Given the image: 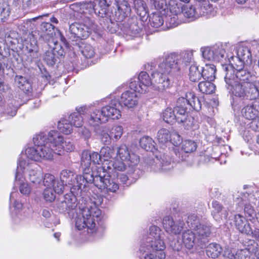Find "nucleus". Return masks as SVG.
I'll return each instance as SVG.
<instances>
[{"label": "nucleus", "instance_id": "nucleus-1", "mask_svg": "<svg viewBox=\"0 0 259 259\" xmlns=\"http://www.w3.org/2000/svg\"><path fill=\"white\" fill-rule=\"evenodd\" d=\"M180 56L176 53H171L165 56L158 65V72L151 73L150 78L149 74L145 71L140 73L137 78L141 85L144 88L146 92L149 86L152 85L153 89L160 92H162L170 85L171 77L177 79L180 75Z\"/></svg>", "mask_w": 259, "mask_h": 259}, {"label": "nucleus", "instance_id": "nucleus-2", "mask_svg": "<svg viewBox=\"0 0 259 259\" xmlns=\"http://www.w3.org/2000/svg\"><path fill=\"white\" fill-rule=\"evenodd\" d=\"M103 202L100 196H92L85 207L80 208L81 213L76 218L75 225L78 230L87 228L89 233L97 232L98 225H101V210L98 207Z\"/></svg>", "mask_w": 259, "mask_h": 259}, {"label": "nucleus", "instance_id": "nucleus-3", "mask_svg": "<svg viewBox=\"0 0 259 259\" xmlns=\"http://www.w3.org/2000/svg\"><path fill=\"white\" fill-rule=\"evenodd\" d=\"M140 145L147 151H151L155 156L154 158L147 159L146 161L148 168L154 172H167L173 168L170 158L164 153L158 151L154 145L152 139L145 136L140 139Z\"/></svg>", "mask_w": 259, "mask_h": 259}, {"label": "nucleus", "instance_id": "nucleus-4", "mask_svg": "<svg viewBox=\"0 0 259 259\" xmlns=\"http://www.w3.org/2000/svg\"><path fill=\"white\" fill-rule=\"evenodd\" d=\"M35 147L28 148L26 150L27 157L35 161L42 159L51 160L55 153L54 141L48 139V135L40 133L33 138Z\"/></svg>", "mask_w": 259, "mask_h": 259}, {"label": "nucleus", "instance_id": "nucleus-5", "mask_svg": "<svg viewBox=\"0 0 259 259\" xmlns=\"http://www.w3.org/2000/svg\"><path fill=\"white\" fill-rule=\"evenodd\" d=\"M187 101L191 103V105L194 107V110L199 111L201 109L202 104L200 99L196 96L193 92H188L185 94V97L179 98L174 109L167 108L163 112V119L165 122L172 124L176 121L178 122L180 110L183 109L184 107L187 105Z\"/></svg>", "mask_w": 259, "mask_h": 259}, {"label": "nucleus", "instance_id": "nucleus-6", "mask_svg": "<svg viewBox=\"0 0 259 259\" xmlns=\"http://www.w3.org/2000/svg\"><path fill=\"white\" fill-rule=\"evenodd\" d=\"M60 177L66 185L71 186L70 191L74 195H78L81 194L82 192H85L89 182L92 180L89 173L83 171L82 176H77L75 175L73 171L68 169L62 170L60 172Z\"/></svg>", "mask_w": 259, "mask_h": 259}, {"label": "nucleus", "instance_id": "nucleus-7", "mask_svg": "<svg viewBox=\"0 0 259 259\" xmlns=\"http://www.w3.org/2000/svg\"><path fill=\"white\" fill-rule=\"evenodd\" d=\"M160 229L155 226L149 229L148 235L144 238L140 250L142 252L163 251L165 248L163 241L164 235L161 233Z\"/></svg>", "mask_w": 259, "mask_h": 259}, {"label": "nucleus", "instance_id": "nucleus-8", "mask_svg": "<svg viewBox=\"0 0 259 259\" xmlns=\"http://www.w3.org/2000/svg\"><path fill=\"white\" fill-rule=\"evenodd\" d=\"M103 168H98L97 171L91 174L92 179L89 183H93L95 186L99 189L106 192L115 193L119 189L118 183L111 179V176L107 171H103Z\"/></svg>", "mask_w": 259, "mask_h": 259}, {"label": "nucleus", "instance_id": "nucleus-9", "mask_svg": "<svg viewBox=\"0 0 259 259\" xmlns=\"http://www.w3.org/2000/svg\"><path fill=\"white\" fill-rule=\"evenodd\" d=\"M226 42H219L211 47H206L201 49L202 56L205 59L211 61L213 60L220 62L225 71H227Z\"/></svg>", "mask_w": 259, "mask_h": 259}, {"label": "nucleus", "instance_id": "nucleus-10", "mask_svg": "<svg viewBox=\"0 0 259 259\" xmlns=\"http://www.w3.org/2000/svg\"><path fill=\"white\" fill-rule=\"evenodd\" d=\"M102 158L101 153L99 154L98 152H93L92 153L88 151H84L81 154V166L83 169V171L87 172L88 174H94L97 171L99 166H96L95 170H93V167H91L92 164H100L102 162Z\"/></svg>", "mask_w": 259, "mask_h": 259}, {"label": "nucleus", "instance_id": "nucleus-11", "mask_svg": "<svg viewBox=\"0 0 259 259\" xmlns=\"http://www.w3.org/2000/svg\"><path fill=\"white\" fill-rule=\"evenodd\" d=\"M49 49L44 56V61L49 66L54 65L59 57L64 55V51L62 46L55 40L48 43Z\"/></svg>", "mask_w": 259, "mask_h": 259}, {"label": "nucleus", "instance_id": "nucleus-12", "mask_svg": "<svg viewBox=\"0 0 259 259\" xmlns=\"http://www.w3.org/2000/svg\"><path fill=\"white\" fill-rule=\"evenodd\" d=\"M121 28L123 33L132 37L140 36L143 31L142 21L136 16H132L124 22Z\"/></svg>", "mask_w": 259, "mask_h": 259}, {"label": "nucleus", "instance_id": "nucleus-13", "mask_svg": "<svg viewBox=\"0 0 259 259\" xmlns=\"http://www.w3.org/2000/svg\"><path fill=\"white\" fill-rule=\"evenodd\" d=\"M48 139L51 142L54 141L56 154L61 155L64 150L67 152H70L74 149L72 143L70 141L63 142V137L57 131H50L48 133Z\"/></svg>", "mask_w": 259, "mask_h": 259}, {"label": "nucleus", "instance_id": "nucleus-14", "mask_svg": "<svg viewBox=\"0 0 259 259\" xmlns=\"http://www.w3.org/2000/svg\"><path fill=\"white\" fill-rule=\"evenodd\" d=\"M69 32V37L72 41L86 39L90 34V29L88 26L78 23L70 25Z\"/></svg>", "mask_w": 259, "mask_h": 259}, {"label": "nucleus", "instance_id": "nucleus-15", "mask_svg": "<svg viewBox=\"0 0 259 259\" xmlns=\"http://www.w3.org/2000/svg\"><path fill=\"white\" fill-rule=\"evenodd\" d=\"M197 238V243L200 248L205 247L208 242V237L209 236L211 231L210 227L206 224L201 223L198 226H193L192 230Z\"/></svg>", "mask_w": 259, "mask_h": 259}, {"label": "nucleus", "instance_id": "nucleus-16", "mask_svg": "<svg viewBox=\"0 0 259 259\" xmlns=\"http://www.w3.org/2000/svg\"><path fill=\"white\" fill-rule=\"evenodd\" d=\"M187 105L184 107L183 109L179 110L181 113L178 114V122L183 123L185 128L187 130H195L197 127L195 125L196 121L193 117L189 114L187 111L188 107H191L194 109V107L190 104L191 103L188 101H187Z\"/></svg>", "mask_w": 259, "mask_h": 259}, {"label": "nucleus", "instance_id": "nucleus-17", "mask_svg": "<svg viewBox=\"0 0 259 259\" xmlns=\"http://www.w3.org/2000/svg\"><path fill=\"white\" fill-rule=\"evenodd\" d=\"M162 224L166 232L175 235L179 234L185 226L183 220L180 219L175 221L170 216H166L163 218Z\"/></svg>", "mask_w": 259, "mask_h": 259}, {"label": "nucleus", "instance_id": "nucleus-18", "mask_svg": "<svg viewBox=\"0 0 259 259\" xmlns=\"http://www.w3.org/2000/svg\"><path fill=\"white\" fill-rule=\"evenodd\" d=\"M116 8L114 14V19L116 21H123L131 14V8L129 0H118Z\"/></svg>", "mask_w": 259, "mask_h": 259}, {"label": "nucleus", "instance_id": "nucleus-19", "mask_svg": "<svg viewBox=\"0 0 259 259\" xmlns=\"http://www.w3.org/2000/svg\"><path fill=\"white\" fill-rule=\"evenodd\" d=\"M228 90L230 94L239 97H245L246 90L244 83L241 84L237 80H235L234 74L230 76L228 81Z\"/></svg>", "mask_w": 259, "mask_h": 259}, {"label": "nucleus", "instance_id": "nucleus-20", "mask_svg": "<svg viewBox=\"0 0 259 259\" xmlns=\"http://www.w3.org/2000/svg\"><path fill=\"white\" fill-rule=\"evenodd\" d=\"M76 199L74 196H66L63 201L59 202L56 204V208L60 213L69 214L77 206Z\"/></svg>", "mask_w": 259, "mask_h": 259}, {"label": "nucleus", "instance_id": "nucleus-21", "mask_svg": "<svg viewBox=\"0 0 259 259\" xmlns=\"http://www.w3.org/2000/svg\"><path fill=\"white\" fill-rule=\"evenodd\" d=\"M118 103H120V106L123 105L129 108H133L138 104V97L136 93L126 91L121 94Z\"/></svg>", "mask_w": 259, "mask_h": 259}, {"label": "nucleus", "instance_id": "nucleus-22", "mask_svg": "<svg viewBox=\"0 0 259 259\" xmlns=\"http://www.w3.org/2000/svg\"><path fill=\"white\" fill-rule=\"evenodd\" d=\"M120 107V103L116 102V103L112 102L110 105L102 107V112L107 118V121L108 118L117 119L121 117V112L119 109Z\"/></svg>", "mask_w": 259, "mask_h": 259}, {"label": "nucleus", "instance_id": "nucleus-23", "mask_svg": "<svg viewBox=\"0 0 259 259\" xmlns=\"http://www.w3.org/2000/svg\"><path fill=\"white\" fill-rule=\"evenodd\" d=\"M197 238L192 230H187L182 234L183 243L188 249H191L194 246L199 247Z\"/></svg>", "mask_w": 259, "mask_h": 259}, {"label": "nucleus", "instance_id": "nucleus-24", "mask_svg": "<svg viewBox=\"0 0 259 259\" xmlns=\"http://www.w3.org/2000/svg\"><path fill=\"white\" fill-rule=\"evenodd\" d=\"M232 56L229 58V64H228V74L230 72L231 76L234 74L235 70H240L244 68V63L246 62L243 61L238 56H234L233 52H231Z\"/></svg>", "mask_w": 259, "mask_h": 259}, {"label": "nucleus", "instance_id": "nucleus-25", "mask_svg": "<svg viewBox=\"0 0 259 259\" xmlns=\"http://www.w3.org/2000/svg\"><path fill=\"white\" fill-rule=\"evenodd\" d=\"M99 168H103V170L107 171L108 174L113 170L123 171L125 168V164L123 161L119 160H110L106 163H103L102 166H99Z\"/></svg>", "mask_w": 259, "mask_h": 259}, {"label": "nucleus", "instance_id": "nucleus-26", "mask_svg": "<svg viewBox=\"0 0 259 259\" xmlns=\"http://www.w3.org/2000/svg\"><path fill=\"white\" fill-rule=\"evenodd\" d=\"M24 162L22 161L19 162L15 175V181L16 183H18V181L20 182V183L18 184V185H20V192L24 195H28L30 192V188L27 183L21 182L22 181L21 180L22 176L20 172L19 171V168H20L21 170L24 168Z\"/></svg>", "mask_w": 259, "mask_h": 259}, {"label": "nucleus", "instance_id": "nucleus-27", "mask_svg": "<svg viewBox=\"0 0 259 259\" xmlns=\"http://www.w3.org/2000/svg\"><path fill=\"white\" fill-rule=\"evenodd\" d=\"M106 121L107 118L105 115L103 114L102 109L101 110H94L88 118V122L89 124L93 126H98L99 124Z\"/></svg>", "mask_w": 259, "mask_h": 259}, {"label": "nucleus", "instance_id": "nucleus-28", "mask_svg": "<svg viewBox=\"0 0 259 259\" xmlns=\"http://www.w3.org/2000/svg\"><path fill=\"white\" fill-rule=\"evenodd\" d=\"M234 223L238 230L241 233L250 235L252 233V229L249 224L246 220L240 214H236L233 217Z\"/></svg>", "mask_w": 259, "mask_h": 259}, {"label": "nucleus", "instance_id": "nucleus-29", "mask_svg": "<svg viewBox=\"0 0 259 259\" xmlns=\"http://www.w3.org/2000/svg\"><path fill=\"white\" fill-rule=\"evenodd\" d=\"M55 26L49 22H42L40 25L41 33L39 38H42L45 41H48L50 43L52 40H54L52 38L54 31Z\"/></svg>", "mask_w": 259, "mask_h": 259}, {"label": "nucleus", "instance_id": "nucleus-30", "mask_svg": "<svg viewBox=\"0 0 259 259\" xmlns=\"http://www.w3.org/2000/svg\"><path fill=\"white\" fill-rule=\"evenodd\" d=\"M229 49L230 51H233L232 52L234 54L240 57L243 61H245L246 62L249 60L251 61V55L250 51L247 47L238 46L236 47L235 46H232Z\"/></svg>", "mask_w": 259, "mask_h": 259}, {"label": "nucleus", "instance_id": "nucleus-31", "mask_svg": "<svg viewBox=\"0 0 259 259\" xmlns=\"http://www.w3.org/2000/svg\"><path fill=\"white\" fill-rule=\"evenodd\" d=\"M244 87L246 90L245 97L250 100H256L259 103V88L258 85L252 83L246 82L244 83Z\"/></svg>", "mask_w": 259, "mask_h": 259}, {"label": "nucleus", "instance_id": "nucleus-32", "mask_svg": "<svg viewBox=\"0 0 259 259\" xmlns=\"http://www.w3.org/2000/svg\"><path fill=\"white\" fill-rule=\"evenodd\" d=\"M109 6L107 0H95L93 9L96 14L103 18L106 16Z\"/></svg>", "mask_w": 259, "mask_h": 259}, {"label": "nucleus", "instance_id": "nucleus-33", "mask_svg": "<svg viewBox=\"0 0 259 259\" xmlns=\"http://www.w3.org/2000/svg\"><path fill=\"white\" fill-rule=\"evenodd\" d=\"M256 103H258L257 101H255L252 105L247 106L242 109V114L246 119L253 120L257 116L259 105H257Z\"/></svg>", "mask_w": 259, "mask_h": 259}, {"label": "nucleus", "instance_id": "nucleus-34", "mask_svg": "<svg viewBox=\"0 0 259 259\" xmlns=\"http://www.w3.org/2000/svg\"><path fill=\"white\" fill-rule=\"evenodd\" d=\"M130 4L134 5L137 14L140 17H145L148 13V8L143 0H129Z\"/></svg>", "mask_w": 259, "mask_h": 259}, {"label": "nucleus", "instance_id": "nucleus-35", "mask_svg": "<svg viewBox=\"0 0 259 259\" xmlns=\"http://www.w3.org/2000/svg\"><path fill=\"white\" fill-rule=\"evenodd\" d=\"M198 14L200 16L209 18L215 15L212 6L207 2L200 4L198 7Z\"/></svg>", "mask_w": 259, "mask_h": 259}, {"label": "nucleus", "instance_id": "nucleus-36", "mask_svg": "<svg viewBox=\"0 0 259 259\" xmlns=\"http://www.w3.org/2000/svg\"><path fill=\"white\" fill-rule=\"evenodd\" d=\"M215 67L212 64L205 65L204 67H201L202 76L204 79L213 81L215 78Z\"/></svg>", "mask_w": 259, "mask_h": 259}, {"label": "nucleus", "instance_id": "nucleus-37", "mask_svg": "<svg viewBox=\"0 0 259 259\" xmlns=\"http://www.w3.org/2000/svg\"><path fill=\"white\" fill-rule=\"evenodd\" d=\"M163 15H165V13L155 12L152 13L149 19L150 25L155 28H158L162 26L164 23Z\"/></svg>", "mask_w": 259, "mask_h": 259}, {"label": "nucleus", "instance_id": "nucleus-38", "mask_svg": "<svg viewBox=\"0 0 259 259\" xmlns=\"http://www.w3.org/2000/svg\"><path fill=\"white\" fill-rule=\"evenodd\" d=\"M15 82L18 87L25 93H28L31 90V85L30 82L22 76H16Z\"/></svg>", "mask_w": 259, "mask_h": 259}, {"label": "nucleus", "instance_id": "nucleus-39", "mask_svg": "<svg viewBox=\"0 0 259 259\" xmlns=\"http://www.w3.org/2000/svg\"><path fill=\"white\" fill-rule=\"evenodd\" d=\"M222 251L221 246L217 243H212L209 244L206 248V255L209 257L215 258L218 257Z\"/></svg>", "mask_w": 259, "mask_h": 259}, {"label": "nucleus", "instance_id": "nucleus-40", "mask_svg": "<svg viewBox=\"0 0 259 259\" xmlns=\"http://www.w3.org/2000/svg\"><path fill=\"white\" fill-rule=\"evenodd\" d=\"M258 250V248L257 243L254 240H250L248 243V245H246L245 249L240 250L244 251V256H243L242 259H245L246 258L245 256L246 252V251H247L248 252L250 253L255 254L257 252ZM239 250H238L236 251H235V249H233V250H231V252L228 254V258H229V256L230 254H232L233 253H234V254H235L236 252H237Z\"/></svg>", "mask_w": 259, "mask_h": 259}, {"label": "nucleus", "instance_id": "nucleus-41", "mask_svg": "<svg viewBox=\"0 0 259 259\" xmlns=\"http://www.w3.org/2000/svg\"><path fill=\"white\" fill-rule=\"evenodd\" d=\"M211 81L207 80L200 82L198 84L199 91L202 94H212L214 91L215 87Z\"/></svg>", "mask_w": 259, "mask_h": 259}, {"label": "nucleus", "instance_id": "nucleus-42", "mask_svg": "<svg viewBox=\"0 0 259 259\" xmlns=\"http://www.w3.org/2000/svg\"><path fill=\"white\" fill-rule=\"evenodd\" d=\"M189 79L192 82H197L199 80L202 76L201 67L199 69V67L196 64L191 65L189 69Z\"/></svg>", "mask_w": 259, "mask_h": 259}, {"label": "nucleus", "instance_id": "nucleus-43", "mask_svg": "<svg viewBox=\"0 0 259 259\" xmlns=\"http://www.w3.org/2000/svg\"><path fill=\"white\" fill-rule=\"evenodd\" d=\"M42 177L41 170L35 168L30 169L28 171V179L32 183H39Z\"/></svg>", "mask_w": 259, "mask_h": 259}, {"label": "nucleus", "instance_id": "nucleus-44", "mask_svg": "<svg viewBox=\"0 0 259 259\" xmlns=\"http://www.w3.org/2000/svg\"><path fill=\"white\" fill-rule=\"evenodd\" d=\"M72 125L69 119H61L58 123V128L60 132L68 135L72 131Z\"/></svg>", "mask_w": 259, "mask_h": 259}, {"label": "nucleus", "instance_id": "nucleus-45", "mask_svg": "<svg viewBox=\"0 0 259 259\" xmlns=\"http://www.w3.org/2000/svg\"><path fill=\"white\" fill-rule=\"evenodd\" d=\"M69 122L72 126L80 127L83 124V118L78 112H74L68 117Z\"/></svg>", "mask_w": 259, "mask_h": 259}, {"label": "nucleus", "instance_id": "nucleus-46", "mask_svg": "<svg viewBox=\"0 0 259 259\" xmlns=\"http://www.w3.org/2000/svg\"><path fill=\"white\" fill-rule=\"evenodd\" d=\"M100 153L104 159V163H106L107 161H109V159L115 155V150L109 147H103L100 150Z\"/></svg>", "mask_w": 259, "mask_h": 259}, {"label": "nucleus", "instance_id": "nucleus-47", "mask_svg": "<svg viewBox=\"0 0 259 259\" xmlns=\"http://www.w3.org/2000/svg\"><path fill=\"white\" fill-rule=\"evenodd\" d=\"M196 143L192 140H185L182 143L181 149L186 153H191L196 150Z\"/></svg>", "mask_w": 259, "mask_h": 259}, {"label": "nucleus", "instance_id": "nucleus-48", "mask_svg": "<svg viewBox=\"0 0 259 259\" xmlns=\"http://www.w3.org/2000/svg\"><path fill=\"white\" fill-rule=\"evenodd\" d=\"M11 11L10 6L6 3L0 4V22H5L9 18Z\"/></svg>", "mask_w": 259, "mask_h": 259}, {"label": "nucleus", "instance_id": "nucleus-49", "mask_svg": "<svg viewBox=\"0 0 259 259\" xmlns=\"http://www.w3.org/2000/svg\"><path fill=\"white\" fill-rule=\"evenodd\" d=\"M170 133L167 129H160L157 133V138L159 143H166L169 142L170 138Z\"/></svg>", "mask_w": 259, "mask_h": 259}, {"label": "nucleus", "instance_id": "nucleus-50", "mask_svg": "<svg viewBox=\"0 0 259 259\" xmlns=\"http://www.w3.org/2000/svg\"><path fill=\"white\" fill-rule=\"evenodd\" d=\"M170 13L165 16V22L167 27L174 28L180 24V22L177 15L172 14L171 12Z\"/></svg>", "mask_w": 259, "mask_h": 259}, {"label": "nucleus", "instance_id": "nucleus-51", "mask_svg": "<svg viewBox=\"0 0 259 259\" xmlns=\"http://www.w3.org/2000/svg\"><path fill=\"white\" fill-rule=\"evenodd\" d=\"M140 84L137 77H134L131 79L130 83V88L135 93L138 92L141 94L146 93L145 91L144 90V88Z\"/></svg>", "mask_w": 259, "mask_h": 259}, {"label": "nucleus", "instance_id": "nucleus-52", "mask_svg": "<svg viewBox=\"0 0 259 259\" xmlns=\"http://www.w3.org/2000/svg\"><path fill=\"white\" fill-rule=\"evenodd\" d=\"M117 154L122 161H126L130 156L127 147L125 145H121L118 149Z\"/></svg>", "mask_w": 259, "mask_h": 259}, {"label": "nucleus", "instance_id": "nucleus-53", "mask_svg": "<svg viewBox=\"0 0 259 259\" xmlns=\"http://www.w3.org/2000/svg\"><path fill=\"white\" fill-rule=\"evenodd\" d=\"M110 134L113 140L118 141L123 134L122 127L120 125L113 126L111 130Z\"/></svg>", "mask_w": 259, "mask_h": 259}, {"label": "nucleus", "instance_id": "nucleus-54", "mask_svg": "<svg viewBox=\"0 0 259 259\" xmlns=\"http://www.w3.org/2000/svg\"><path fill=\"white\" fill-rule=\"evenodd\" d=\"M81 53L86 58H91L95 55V49L91 45L85 44L81 50Z\"/></svg>", "mask_w": 259, "mask_h": 259}, {"label": "nucleus", "instance_id": "nucleus-55", "mask_svg": "<svg viewBox=\"0 0 259 259\" xmlns=\"http://www.w3.org/2000/svg\"><path fill=\"white\" fill-rule=\"evenodd\" d=\"M158 251H151L150 252H143L145 253L144 256L145 259H163L165 257V253L163 251H160V252H158Z\"/></svg>", "mask_w": 259, "mask_h": 259}, {"label": "nucleus", "instance_id": "nucleus-56", "mask_svg": "<svg viewBox=\"0 0 259 259\" xmlns=\"http://www.w3.org/2000/svg\"><path fill=\"white\" fill-rule=\"evenodd\" d=\"M153 5L155 9L160 13L164 11L165 13L166 10L168 12V8L166 4L165 0H153Z\"/></svg>", "mask_w": 259, "mask_h": 259}, {"label": "nucleus", "instance_id": "nucleus-57", "mask_svg": "<svg viewBox=\"0 0 259 259\" xmlns=\"http://www.w3.org/2000/svg\"><path fill=\"white\" fill-rule=\"evenodd\" d=\"M44 199L47 201L52 202L56 198V193L52 188H47L43 193Z\"/></svg>", "mask_w": 259, "mask_h": 259}, {"label": "nucleus", "instance_id": "nucleus-58", "mask_svg": "<svg viewBox=\"0 0 259 259\" xmlns=\"http://www.w3.org/2000/svg\"><path fill=\"white\" fill-rule=\"evenodd\" d=\"M187 222L191 230L193 229V226H198L201 224L199 217L194 213L191 214L188 217Z\"/></svg>", "mask_w": 259, "mask_h": 259}, {"label": "nucleus", "instance_id": "nucleus-59", "mask_svg": "<svg viewBox=\"0 0 259 259\" xmlns=\"http://www.w3.org/2000/svg\"><path fill=\"white\" fill-rule=\"evenodd\" d=\"M184 14L186 17L189 18L196 19L199 17L198 14V9L194 6H191L187 8L184 12Z\"/></svg>", "mask_w": 259, "mask_h": 259}, {"label": "nucleus", "instance_id": "nucleus-60", "mask_svg": "<svg viewBox=\"0 0 259 259\" xmlns=\"http://www.w3.org/2000/svg\"><path fill=\"white\" fill-rule=\"evenodd\" d=\"M65 185H66L65 182L61 181V179L60 180H55L52 186V189L56 193H62Z\"/></svg>", "mask_w": 259, "mask_h": 259}, {"label": "nucleus", "instance_id": "nucleus-61", "mask_svg": "<svg viewBox=\"0 0 259 259\" xmlns=\"http://www.w3.org/2000/svg\"><path fill=\"white\" fill-rule=\"evenodd\" d=\"M235 72H236L235 75H234L235 80L238 81L239 80L245 81L248 79V77L249 76V73L243 68L240 70H235Z\"/></svg>", "mask_w": 259, "mask_h": 259}, {"label": "nucleus", "instance_id": "nucleus-62", "mask_svg": "<svg viewBox=\"0 0 259 259\" xmlns=\"http://www.w3.org/2000/svg\"><path fill=\"white\" fill-rule=\"evenodd\" d=\"M55 177L50 174H46L44 178L43 184L47 188H51L55 181Z\"/></svg>", "mask_w": 259, "mask_h": 259}, {"label": "nucleus", "instance_id": "nucleus-63", "mask_svg": "<svg viewBox=\"0 0 259 259\" xmlns=\"http://www.w3.org/2000/svg\"><path fill=\"white\" fill-rule=\"evenodd\" d=\"M181 141L180 135L176 131H172L170 133V138L169 142H170L174 145H178Z\"/></svg>", "mask_w": 259, "mask_h": 259}, {"label": "nucleus", "instance_id": "nucleus-64", "mask_svg": "<svg viewBox=\"0 0 259 259\" xmlns=\"http://www.w3.org/2000/svg\"><path fill=\"white\" fill-rule=\"evenodd\" d=\"M139 157L137 155L134 153H132L130 154V156L125 161L129 166L133 167L138 164L139 162Z\"/></svg>", "mask_w": 259, "mask_h": 259}]
</instances>
